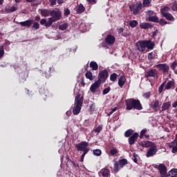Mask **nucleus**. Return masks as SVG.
Listing matches in <instances>:
<instances>
[{
  "label": "nucleus",
  "mask_w": 177,
  "mask_h": 177,
  "mask_svg": "<svg viewBox=\"0 0 177 177\" xmlns=\"http://www.w3.org/2000/svg\"><path fill=\"white\" fill-rule=\"evenodd\" d=\"M147 14L148 15V16H153V15H154V11L153 10H148Z\"/></svg>",
  "instance_id": "59"
},
{
  "label": "nucleus",
  "mask_w": 177,
  "mask_h": 177,
  "mask_svg": "<svg viewBox=\"0 0 177 177\" xmlns=\"http://www.w3.org/2000/svg\"><path fill=\"white\" fill-rule=\"evenodd\" d=\"M55 73V68L53 66L49 67L48 71H45L46 78H50L52 77V74Z\"/></svg>",
  "instance_id": "20"
},
{
  "label": "nucleus",
  "mask_w": 177,
  "mask_h": 177,
  "mask_svg": "<svg viewBox=\"0 0 177 177\" xmlns=\"http://www.w3.org/2000/svg\"><path fill=\"white\" fill-rule=\"evenodd\" d=\"M140 146L145 148L153 147L156 144L151 141H142L140 142Z\"/></svg>",
  "instance_id": "19"
},
{
  "label": "nucleus",
  "mask_w": 177,
  "mask_h": 177,
  "mask_svg": "<svg viewBox=\"0 0 177 177\" xmlns=\"http://www.w3.org/2000/svg\"><path fill=\"white\" fill-rule=\"evenodd\" d=\"M89 143L86 141H82L80 143L75 145V149L77 151H83V153H88L90 149L88 147Z\"/></svg>",
  "instance_id": "3"
},
{
  "label": "nucleus",
  "mask_w": 177,
  "mask_h": 177,
  "mask_svg": "<svg viewBox=\"0 0 177 177\" xmlns=\"http://www.w3.org/2000/svg\"><path fill=\"white\" fill-rule=\"evenodd\" d=\"M5 56V49L3 48V46H2L0 48V59H2Z\"/></svg>",
  "instance_id": "48"
},
{
  "label": "nucleus",
  "mask_w": 177,
  "mask_h": 177,
  "mask_svg": "<svg viewBox=\"0 0 177 177\" xmlns=\"http://www.w3.org/2000/svg\"><path fill=\"white\" fill-rule=\"evenodd\" d=\"M82 104H84V95L78 93L75 98V108L73 110L74 115H77L79 113H81Z\"/></svg>",
  "instance_id": "2"
},
{
  "label": "nucleus",
  "mask_w": 177,
  "mask_h": 177,
  "mask_svg": "<svg viewBox=\"0 0 177 177\" xmlns=\"http://www.w3.org/2000/svg\"><path fill=\"white\" fill-rule=\"evenodd\" d=\"M138 138H139V133H134L128 138V142L130 146H132V145H135V143H136Z\"/></svg>",
  "instance_id": "14"
},
{
  "label": "nucleus",
  "mask_w": 177,
  "mask_h": 177,
  "mask_svg": "<svg viewBox=\"0 0 177 177\" xmlns=\"http://www.w3.org/2000/svg\"><path fill=\"white\" fill-rule=\"evenodd\" d=\"M50 6H55L57 2V0H49Z\"/></svg>",
  "instance_id": "56"
},
{
  "label": "nucleus",
  "mask_w": 177,
  "mask_h": 177,
  "mask_svg": "<svg viewBox=\"0 0 177 177\" xmlns=\"http://www.w3.org/2000/svg\"><path fill=\"white\" fill-rule=\"evenodd\" d=\"M32 30H39V23H38V22H33L32 23Z\"/></svg>",
  "instance_id": "45"
},
{
  "label": "nucleus",
  "mask_w": 177,
  "mask_h": 177,
  "mask_svg": "<svg viewBox=\"0 0 177 177\" xmlns=\"http://www.w3.org/2000/svg\"><path fill=\"white\" fill-rule=\"evenodd\" d=\"M109 153L111 156H115V154L118 153V151L117 150V149L112 148L110 149Z\"/></svg>",
  "instance_id": "46"
},
{
  "label": "nucleus",
  "mask_w": 177,
  "mask_h": 177,
  "mask_svg": "<svg viewBox=\"0 0 177 177\" xmlns=\"http://www.w3.org/2000/svg\"><path fill=\"white\" fill-rule=\"evenodd\" d=\"M68 27V23H64L59 26V30L62 31H64Z\"/></svg>",
  "instance_id": "42"
},
{
  "label": "nucleus",
  "mask_w": 177,
  "mask_h": 177,
  "mask_svg": "<svg viewBox=\"0 0 177 177\" xmlns=\"http://www.w3.org/2000/svg\"><path fill=\"white\" fill-rule=\"evenodd\" d=\"M177 67V62L176 61H174L171 65H170V68L171 70H175Z\"/></svg>",
  "instance_id": "52"
},
{
  "label": "nucleus",
  "mask_w": 177,
  "mask_h": 177,
  "mask_svg": "<svg viewBox=\"0 0 177 177\" xmlns=\"http://www.w3.org/2000/svg\"><path fill=\"white\" fill-rule=\"evenodd\" d=\"M171 177H177V169H172L169 171Z\"/></svg>",
  "instance_id": "33"
},
{
  "label": "nucleus",
  "mask_w": 177,
  "mask_h": 177,
  "mask_svg": "<svg viewBox=\"0 0 177 177\" xmlns=\"http://www.w3.org/2000/svg\"><path fill=\"white\" fill-rule=\"evenodd\" d=\"M39 20H41V17L39 16H36L35 17V21L37 22V21H39Z\"/></svg>",
  "instance_id": "63"
},
{
  "label": "nucleus",
  "mask_w": 177,
  "mask_h": 177,
  "mask_svg": "<svg viewBox=\"0 0 177 177\" xmlns=\"http://www.w3.org/2000/svg\"><path fill=\"white\" fill-rule=\"evenodd\" d=\"M70 13H71V11L70 10V9H68V8L64 9V16H65V17H68L69 16Z\"/></svg>",
  "instance_id": "47"
},
{
  "label": "nucleus",
  "mask_w": 177,
  "mask_h": 177,
  "mask_svg": "<svg viewBox=\"0 0 177 177\" xmlns=\"http://www.w3.org/2000/svg\"><path fill=\"white\" fill-rule=\"evenodd\" d=\"M56 21H53L52 18H49L48 21L47 22H46V25L45 27H46L47 28L50 27L52 26V24H53V23H55Z\"/></svg>",
  "instance_id": "36"
},
{
  "label": "nucleus",
  "mask_w": 177,
  "mask_h": 177,
  "mask_svg": "<svg viewBox=\"0 0 177 177\" xmlns=\"http://www.w3.org/2000/svg\"><path fill=\"white\" fill-rule=\"evenodd\" d=\"M122 37H129V32H124L122 34Z\"/></svg>",
  "instance_id": "62"
},
{
  "label": "nucleus",
  "mask_w": 177,
  "mask_h": 177,
  "mask_svg": "<svg viewBox=\"0 0 177 177\" xmlns=\"http://www.w3.org/2000/svg\"><path fill=\"white\" fill-rule=\"evenodd\" d=\"M171 107V102H165L162 106V111H165Z\"/></svg>",
  "instance_id": "27"
},
{
  "label": "nucleus",
  "mask_w": 177,
  "mask_h": 177,
  "mask_svg": "<svg viewBox=\"0 0 177 177\" xmlns=\"http://www.w3.org/2000/svg\"><path fill=\"white\" fill-rule=\"evenodd\" d=\"M132 135H133V130H132V129H128L124 133L125 138H129Z\"/></svg>",
  "instance_id": "35"
},
{
  "label": "nucleus",
  "mask_w": 177,
  "mask_h": 177,
  "mask_svg": "<svg viewBox=\"0 0 177 177\" xmlns=\"http://www.w3.org/2000/svg\"><path fill=\"white\" fill-rule=\"evenodd\" d=\"M100 85H102L100 80H97L96 82L91 84L90 87L91 92H92V93H95V92H96V90L100 88Z\"/></svg>",
  "instance_id": "12"
},
{
  "label": "nucleus",
  "mask_w": 177,
  "mask_h": 177,
  "mask_svg": "<svg viewBox=\"0 0 177 177\" xmlns=\"http://www.w3.org/2000/svg\"><path fill=\"white\" fill-rule=\"evenodd\" d=\"M102 175L104 177H108L110 175V169H104L102 172Z\"/></svg>",
  "instance_id": "38"
},
{
  "label": "nucleus",
  "mask_w": 177,
  "mask_h": 177,
  "mask_svg": "<svg viewBox=\"0 0 177 177\" xmlns=\"http://www.w3.org/2000/svg\"><path fill=\"white\" fill-rule=\"evenodd\" d=\"M157 153V146L153 145L152 147H151L147 153H146V157L149 158V157H153V156H156Z\"/></svg>",
  "instance_id": "11"
},
{
  "label": "nucleus",
  "mask_w": 177,
  "mask_h": 177,
  "mask_svg": "<svg viewBox=\"0 0 177 177\" xmlns=\"http://www.w3.org/2000/svg\"><path fill=\"white\" fill-rule=\"evenodd\" d=\"M26 73H21L19 76V82H21V84H23V82H26Z\"/></svg>",
  "instance_id": "37"
},
{
  "label": "nucleus",
  "mask_w": 177,
  "mask_h": 177,
  "mask_svg": "<svg viewBox=\"0 0 177 177\" xmlns=\"http://www.w3.org/2000/svg\"><path fill=\"white\" fill-rule=\"evenodd\" d=\"M40 15L42 17H48L49 15H50V11L48 9H41L40 10Z\"/></svg>",
  "instance_id": "24"
},
{
  "label": "nucleus",
  "mask_w": 177,
  "mask_h": 177,
  "mask_svg": "<svg viewBox=\"0 0 177 177\" xmlns=\"http://www.w3.org/2000/svg\"><path fill=\"white\" fill-rule=\"evenodd\" d=\"M128 164V160L123 158L118 160V162H115L114 163L113 171L115 174H118L120 171V168H124L125 165Z\"/></svg>",
  "instance_id": "4"
},
{
  "label": "nucleus",
  "mask_w": 177,
  "mask_h": 177,
  "mask_svg": "<svg viewBox=\"0 0 177 177\" xmlns=\"http://www.w3.org/2000/svg\"><path fill=\"white\" fill-rule=\"evenodd\" d=\"M171 145H174L170 146V149H172L171 153H173V154H175L176 153H177V140H173L171 142Z\"/></svg>",
  "instance_id": "22"
},
{
  "label": "nucleus",
  "mask_w": 177,
  "mask_h": 177,
  "mask_svg": "<svg viewBox=\"0 0 177 177\" xmlns=\"http://www.w3.org/2000/svg\"><path fill=\"white\" fill-rule=\"evenodd\" d=\"M129 9L130 12H132L133 15L134 16H136V15H139V13H140V10L143 9V6L142 4V2L140 1L139 3H136L133 6H130Z\"/></svg>",
  "instance_id": "5"
},
{
  "label": "nucleus",
  "mask_w": 177,
  "mask_h": 177,
  "mask_svg": "<svg viewBox=\"0 0 177 177\" xmlns=\"http://www.w3.org/2000/svg\"><path fill=\"white\" fill-rule=\"evenodd\" d=\"M160 26H165V24H171V23L164 20L163 19H158V22Z\"/></svg>",
  "instance_id": "41"
},
{
  "label": "nucleus",
  "mask_w": 177,
  "mask_h": 177,
  "mask_svg": "<svg viewBox=\"0 0 177 177\" xmlns=\"http://www.w3.org/2000/svg\"><path fill=\"white\" fill-rule=\"evenodd\" d=\"M138 21H136V20H133L129 22V26H130V27H132V28H135V27H136V26H138Z\"/></svg>",
  "instance_id": "43"
},
{
  "label": "nucleus",
  "mask_w": 177,
  "mask_h": 177,
  "mask_svg": "<svg viewBox=\"0 0 177 177\" xmlns=\"http://www.w3.org/2000/svg\"><path fill=\"white\" fill-rule=\"evenodd\" d=\"M145 44H146V48L149 50H153L154 49V46L156 44L154 42L150 41V40H145Z\"/></svg>",
  "instance_id": "21"
},
{
  "label": "nucleus",
  "mask_w": 177,
  "mask_h": 177,
  "mask_svg": "<svg viewBox=\"0 0 177 177\" xmlns=\"http://www.w3.org/2000/svg\"><path fill=\"white\" fill-rule=\"evenodd\" d=\"M155 67L158 69V71L163 74H168L169 73V65L167 64H158L155 65Z\"/></svg>",
  "instance_id": "7"
},
{
  "label": "nucleus",
  "mask_w": 177,
  "mask_h": 177,
  "mask_svg": "<svg viewBox=\"0 0 177 177\" xmlns=\"http://www.w3.org/2000/svg\"><path fill=\"white\" fill-rule=\"evenodd\" d=\"M105 42L108 45H114L115 42V37L111 35H108L105 38Z\"/></svg>",
  "instance_id": "16"
},
{
  "label": "nucleus",
  "mask_w": 177,
  "mask_h": 177,
  "mask_svg": "<svg viewBox=\"0 0 177 177\" xmlns=\"http://www.w3.org/2000/svg\"><path fill=\"white\" fill-rule=\"evenodd\" d=\"M40 24H41V26L46 25V19H42L41 20H40Z\"/></svg>",
  "instance_id": "58"
},
{
  "label": "nucleus",
  "mask_w": 177,
  "mask_h": 177,
  "mask_svg": "<svg viewBox=\"0 0 177 177\" xmlns=\"http://www.w3.org/2000/svg\"><path fill=\"white\" fill-rule=\"evenodd\" d=\"M148 59H149L150 60H151V59H153V53H149L148 54Z\"/></svg>",
  "instance_id": "64"
},
{
  "label": "nucleus",
  "mask_w": 177,
  "mask_h": 177,
  "mask_svg": "<svg viewBox=\"0 0 177 177\" xmlns=\"http://www.w3.org/2000/svg\"><path fill=\"white\" fill-rule=\"evenodd\" d=\"M149 107L154 110V111H160V101L158 100L152 101L149 104Z\"/></svg>",
  "instance_id": "13"
},
{
  "label": "nucleus",
  "mask_w": 177,
  "mask_h": 177,
  "mask_svg": "<svg viewBox=\"0 0 177 177\" xmlns=\"http://www.w3.org/2000/svg\"><path fill=\"white\" fill-rule=\"evenodd\" d=\"M167 83V80H165L158 88L159 93H162V91H164V87L165 86V84Z\"/></svg>",
  "instance_id": "44"
},
{
  "label": "nucleus",
  "mask_w": 177,
  "mask_h": 177,
  "mask_svg": "<svg viewBox=\"0 0 177 177\" xmlns=\"http://www.w3.org/2000/svg\"><path fill=\"white\" fill-rule=\"evenodd\" d=\"M169 10H171V8L168 6H165L164 8L160 9V13L162 15H166L167 13H168V12H169Z\"/></svg>",
  "instance_id": "29"
},
{
  "label": "nucleus",
  "mask_w": 177,
  "mask_h": 177,
  "mask_svg": "<svg viewBox=\"0 0 177 177\" xmlns=\"http://www.w3.org/2000/svg\"><path fill=\"white\" fill-rule=\"evenodd\" d=\"M84 12H85V7H84V5L80 4L77 9V13H78V15H81V13H84Z\"/></svg>",
  "instance_id": "28"
},
{
  "label": "nucleus",
  "mask_w": 177,
  "mask_h": 177,
  "mask_svg": "<svg viewBox=\"0 0 177 177\" xmlns=\"http://www.w3.org/2000/svg\"><path fill=\"white\" fill-rule=\"evenodd\" d=\"M103 130V126L99 125L95 129V132H97V133H100Z\"/></svg>",
  "instance_id": "49"
},
{
  "label": "nucleus",
  "mask_w": 177,
  "mask_h": 177,
  "mask_svg": "<svg viewBox=\"0 0 177 177\" xmlns=\"http://www.w3.org/2000/svg\"><path fill=\"white\" fill-rule=\"evenodd\" d=\"M71 162H72L73 167H75V168H80V165L75 163V162H74V161H71Z\"/></svg>",
  "instance_id": "60"
},
{
  "label": "nucleus",
  "mask_w": 177,
  "mask_h": 177,
  "mask_svg": "<svg viewBox=\"0 0 177 177\" xmlns=\"http://www.w3.org/2000/svg\"><path fill=\"white\" fill-rule=\"evenodd\" d=\"M50 16H51V18L55 21H59V20L62 19V10L59 8H55L50 11Z\"/></svg>",
  "instance_id": "6"
},
{
  "label": "nucleus",
  "mask_w": 177,
  "mask_h": 177,
  "mask_svg": "<svg viewBox=\"0 0 177 177\" xmlns=\"http://www.w3.org/2000/svg\"><path fill=\"white\" fill-rule=\"evenodd\" d=\"M17 10V8H16L15 6H12L10 9V12H16Z\"/></svg>",
  "instance_id": "61"
},
{
  "label": "nucleus",
  "mask_w": 177,
  "mask_h": 177,
  "mask_svg": "<svg viewBox=\"0 0 177 177\" xmlns=\"http://www.w3.org/2000/svg\"><path fill=\"white\" fill-rule=\"evenodd\" d=\"M140 27L142 28V30H147L149 28H153L154 25L147 22H142L140 24Z\"/></svg>",
  "instance_id": "18"
},
{
  "label": "nucleus",
  "mask_w": 177,
  "mask_h": 177,
  "mask_svg": "<svg viewBox=\"0 0 177 177\" xmlns=\"http://www.w3.org/2000/svg\"><path fill=\"white\" fill-rule=\"evenodd\" d=\"M90 67L94 71H96L97 68H99V65H97V63L95 61H92L90 62Z\"/></svg>",
  "instance_id": "26"
},
{
  "label": "nucleus",
  "mask_w": 177,
  "mask_h": 177,
  "mask_svg": "<svg viewBox=\"0 0 177 177\" xmlns=\"http://www.w3.org/2000/svg\"><path fill=\"white\" fill-rule=\"evenodd\" d=\"M125 103H126L127 110H132L133 109H134V110L143 109V106H142V104L140 103V100H139L130 98V99L125 100Z\"/></svg>",
  "instance_id": "1"
},
{
  "label": "nucleus",
  "mask_w": 177,
  "mask_h": 177,
  "mask_svg": "<svg viewBox=\"0 0 177 177\" xmlns=\"http://www.w3.org/2000/svg\"><path fill=\"white\" fill-rule=\"evenodd\" d=\"M34 23V20L32 19H28L25 21L19 22V24L21 27H27L28 28H30L31 27V25Z\"/></svg>",
  "instance_id": "17"
},
{
  "label": "nucleus",
  "mask_w": 177,
  "mask_h": 177,
  "mask_svg": "<svg viewBox=\"0 0 177 177\" xmlns=\"http://www.w3.org/2000/svg\"><path fill=\"white\" fill-rule=\"evenodd\" d=\"M136 46H137V49L138 50H139L140 52H145V50H146V40L144 41H138L136 43Z\"/></svg>",
  "instance_id": "10"
},
{
  "label": "nucleus",
  "mask_w": 177,
  "mask_h": 177,
  "mask_svg": "<svg viewBox=\"0 0 177 177\" xmlns=\"http://www.w3.org/2000/svg\"><path fill=\"white\" fill-rule=\"evenodd\" d=\"M125 82H127V78H125V76L124 75L120 76L118 80L119 86H120V88H122V86L125 85Z\"/></svg>",
  "instance_id": "23"
},
{
  "label": "nucleus",
  "mask_w": 177,
  "mask_h": 177,
  "mask_svg": "<svg viewBox=\"0 0 177 177\" xmlns=\"http://www.w3.org/2000/svg\"><path fill=\"white\" fill-rule=\"evenodd\" d=\"M149 21H152L153 23H158V17L157 16H150L148 17Z\"/></svg>",
  "instance_id": "32"
},
{
  "label": "nucleus",
  "mask_w": 177,
  "mask_h": 177,
  "mask_svg": "<svg viewBox=\"0 0 177 177\" xmlns=\"http://www.w3.org/2000/svg\"><path fill=\"white\" fill-rule=\"evenodd\" d=\"M109 92H110V86L105 88L103 90L102 93H103V95H107V93H109Z\"/></svg>",
  "instance_id": "54"
},
{
  "label": "nucleus",
  "mask_w": 177,
  "mask_h": 177,
  "mask_svg": "<svg viewBox=\"0 0 177 177\" xmlns=\"http://www.w3.org/2000/svg\"><path fill=\"white\" fill-rule=\"evenodd\" d=\"M152 77V78H158V73H157V70L151 69L145 73V77L149 78Z\"/></svg>",
  "instance_id": "9"
},
{
  "label": "nucleus",
  "mask_w": 177,
  "mask_h": 177,
  "mask_svg": "<svg viewBox=\"0 0 177 177\" xmlns=\"http://www.w3.org/2000/svg\"><path fill=\"white\" fill-rule=\"evenodd\" d=\"M117 78H118V75H117V73H112L110 76V80L111 81H113V82H115Z\"/></svg>",
  "instance_id": "39"
},
{
  "label": "nucleus",
  "mask_w": 177,
  "mask_h": 177,
  "mask_svg": "<svg viewBox=\"0 0 177 177\" xmlns=\"http://www.w3.org/2000/svg\"><path fill=\"white\" fill-rule=\"evenodd\" d=\"M98 80L102 82H106V80L109 78V71L107 70L101 71L98 75Z\"/></svg>",
  "instance_id": "8"
},
{
  "label": "nucleus",
  "mask_w": 177,
  "mask_h": 177,
  "mask_svg": "<svg viewBox=\"0 0 177 177\" xmlns=\"http://www.w3.org/2000/svg\"><path fill=\"white\" fill-rule=\"evenodd\" d=\"M132 160L134 162H136V164H138V154L136 153H133V158Z\"/></svg>",
  "instance_id": "53"
},
{
  "label": "nucleus",
  "mask_w": 177,
  "mask_h": 177,
  "mask_svg": "<svg viewBox=\"0 0 177 177\" xmlns=\"http://www.w3.org/2000/svg\"><path fill=\"white\" fill-rule=\"evenodd\" d=\"M143 97H145V99H149L150 97V96H151V92H147L145 93L142 95Z\"/></svg>",
  "instance_id": "50"
},
{
  "label": "nucleus",
  "mask_w": 177,
  "mask_h": 177,
  "mask_svg": "<svg viewBox=\"0 0 177 177\" xmlns=\"http://www.w3.org/2000/svg\"><path fill=\"white\" fill-rule=\"evenodd\" d=\"M147 132V129H144L140 131V138L142 139L143 136H145V134Z\"/></svg>",
  "instance_id": "51"
},
{
  "label": "nucleus",
  "mask_w": 177,
  "mask_h": 177,
  "mask_svg": "<svg viewBox=\"0 0 177 177\" xmlns=\"http://www.w3.org/2000/svg\"><path fill=\"white\" fill-rule=\"evenodd\" d=\"M175 86V82L172 81H169L166 86H165V89H167V91L171 89V88Z\"/></svg>",
  "instance_id": "30"
},
{
  "label": "nucleus",
  "mask_w": 177,
  "mask_h": 177,
  "mask_svg": "<svg viewBox=\"0 0 177 177\" xmlns=\"http://www.w3.org/2000/svg\"><path fill=\"white\" fill-rule=\"evenodd\" d=\"M171 10L174 11V12H177V3H174L171 6Z\"/></svg>",
  "instance_id": "57"
},
{
  "label": "nucleus",
  "mask_w": 177,
  "mask_h": 177,
  "mask_svg": "<svg viewBox=\"0 0 177 177\" xmlns=\"http://www.w3.org/2000/svg\"><path fill=\"white\" fill-rule=\"evenodd\" d=\"M151 1L152 0H143L142 1V7L143 8H150L151 5L150 3H151Z\"/></svg>",
  "instance_id": "31"
},
{
  "label": "nucleus",
  "mask_w": 177,
  "mask_h": 177,
  "mask_svg": "<svg viewBox=\"0 0 177 177\" xmlns=\"http://www.w3.org/2000/svg\"><path fill=\"white\" fill-rule=\"evenodd\" d=\"M86 154H88V152H83V153L82 154V156L80 157L81 162H84V158H85V156H86Z\"/></svg>",
  "instance_id": "55"
},
{
  "label": "nucleus",
  "mask_w": 177,
  "mask_h": 177,
  "mask_svg": "<svg viewBox=\"0 0 177 177\" xmlns=\"http://www.w3.org/2000/svg\"><path fill=\"white\" fill-rule=\"evenodd\" d=\"M158 171L160 174V177H163L164 175H167V166L164 164H160L158 165Z\"/></svg>",
  "instance_id": "15"
},
{
  "label": "nucleus",
  "mask_w": 177,
  "mask_h": 177,
  "mask_svg": "<svg viewBox=\"0 0 177 177\" xmlns=\"http://www.w3.org/2000/svg\"><path fill=\"white\" fill-rule=\"evenodd\" d=\"M162 16L165 17L167 20H169V21H175V17H174V16L169 12L163 14Z\"/></svg>",
  "instance_id": "25"
},
{
  "label": "nucleus",
  "mask_w": 177,
  "mask_h": 177,
  "mask_svg": "<svg viewBox=\"0 0 177 177\" xmlns=\"http://www.w3.org/2000/svg\"><path fill=\"white\" fill-rule=\"evenodd\" d=\"M85 75H86V78H87L88 80H90V81H93L92 72H91L90 71H87Z\"/></svg>",
  "instance_id": "34"
},
{
  "label": "nucleus",
  "mask_w": 177,
  "mask_h": 177,
  "mask_svg": "<svg viewBox=\"0 0 177 177\" xmlns=\"http://www.w3.org/2000/svg\"><path fill=\"white\" fill-rule=\"evenodd\" d=\"M93 154L94 156H96L97 157H99L100 156H102V150H100V149H94L93 151Z\"/></svg>",
  "instance_id": "40"
}]
</instances>
